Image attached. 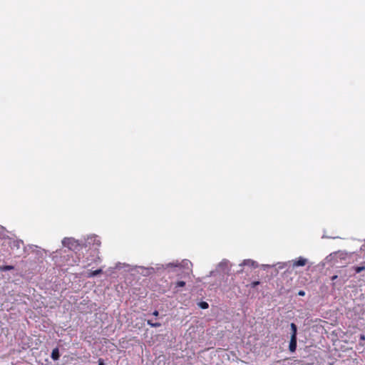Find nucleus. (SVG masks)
Here are the masks:
<instances>
[{"mask_svg": "<svg viewBox=\"0 0 365 365\" xmlns=\"http://www.w3.org/2000/svg\"><path fill=\"white\" fill-rule=\"evenodd\" d=\"M101 242L98 236H91L88 237L86 240L87 247L89 246V249L92 250V256L95 258L98 257V248L100 247Z\"/></svg>", "mask_w": 365, "mask_h": 365, "instance_id": "2", "label": "nucleus"}, {"mask_svg": "<svg viewBox=\"0 0 365 365\" xmlns=\"http://www.w3.org/2000/svg\"><path fill=\"white\" fill-rule=\"evenodd\" d=\"M254 264H255V262L252 260H250V259L244 260V262H243L244 265H252L253 266Z\"/></svg>", "mask_w": 365, "mask_h": 365, "instance_id": "11", "label": "nucleus"}, {"mask_svg": "<svg viewBox=\"0 0 365 365\" xmlns=\"http://www.w3.org/2000/svg\"><path fill=\"white\" fill-rule=\"evenodd\" d=\"M337 277H338L337 275H334V276L331 277V280L334 281V280H336L337 279Z\"/></svg>", "mask_w": 365, "mask_h": 365, "instance_id": "19", "label": "nucleus"}, {"mask_svg": "<svg viewBox=\"0 0 365 365\" xmlns=\"http://www.w3.org/2000/svg\"><path fill=\"white\" fill-rule=\"evenodd\" d=\"M59 357H60V354H59L58 349L56 348V349H53L52 353H51V358L56 361V360H58L59 359Z\"/></svg>", "mask_w": 365, "mask_h": 365, "instance_id": "6", "label": "nucleus"}, {"mask_svg": "<svg viewBox=\"0 0 365 365\" xmlns=\"http://www.w3.org/2000/svg\"><path fill=\"white\" fill-rule=\"evenodd\" d=\"M200 307L202 308V309H207L208 308V304L206 302H201L200 304H199Z\"/></svg>", "mask_w": 365, "mask_h": 365, "instance_id": "13", "label": "nucleus"}, {"mask_svg": "<svg viewBox=\"0 0 365 365\" xmlns=\"http://www.w3.org/2000/svg\"><path fill=\"white\" fill-rule=\"evenodd\" d=\"M86 262H87V264H86V267H88V266H90V265H91V262H89V259H88V258H86Z\"/></svg>", "mask_w": 365, "mask_h": 365, "instance_id": "16", "label": "nucleus"}, {"mask_svg": "<svg viewBox=\"0 0 365 365\" xmlns=\"http://www.w3.org/2000/svg\"><path fill=\"white\" fill-rule=\"evenodd\" d=\"M98 365H104V364H103V363L102 361H100Z\"/></svg>", "mask_w": 365, "mask_h": 365, "instance_id": "20", "label": "nucleus"}, {"mask_svg": "<svg viewBox=\"0 0 365 365\" xmlns=\"http://www.w3.org/2000/svg\"><path fill=\"white\" fill-rule=\"evenodd\" d=\"M153 314L154 316H155V317H158V314H159V312H158V311H156V310H155V311H154V312H153Z\"/></svg>", "mask_w": 365, "mask_h": 365, "instance_id": "17", "label": "nucleus"}, {"mask_svg": "<svg viewBox=\"0 0 365 365\" xmlns=\"http://www.w3.org/2000/svg\"><path fill=\"white\" fill-rule=\"evenodd\" d=\"M148 324H149L152 327H159L161 326V324L159 322L153 323L150 320H148Z\"/></svg>", "mask_w": 365, "mask_h": 365, "instance_id": "8", "label": "nucleus"}, {"mask_svg": "<svg viewBox=\"0 0 365 365\" xmlns=\"http://www.w3.org/2000/svg\"><path fill=\"white\" fill-rule=\"evenodd\" d=\"M298 295H299V296H304L305 295L304 291H303V290L299 291Z\"/></svg>", "mask_w": 365, "mask_h": 365, "instance_id": "15", "label": "nucleus"}, {"mask_svg": "<svg viewBox=\"0 0 365 365\" xmlns=\"http://www.w3.org/2000/svg\"><path fill=\"white\" fill-rule=\"evenodd\" d=\"M307 262V259L299 257L297 260L294 261V267H302L304 266Z\"/></svg>", "mask_w": 365, "mask_h": 365, "instance_id": "4", "label": "nucleus"}, {"mask_svg": "<svg viewBox=\"0 0 365 365\" xmlns=\"http://www.w3.org/2000/svg\"><path fill=\"white\" fill-rule=\"evenodd\" d=\"M360 340H362V341L365 340V336L364 334L360 335Z\"/></svg>", "mask_w": 365, "mask_h": 365, "instance_id": "18", "label": "nucleus"}, {"mask_svg": "<svg viewBox=\"0 0 365 365\" xmlns=\"http://www.w3.org/2000/svg\"><path fill=\"white\" fill-rule=\"evenodd\" d=\"M62 243L63 246L75 251V254L77 255V259L74 261V263L78 264L81 262V253H83V251L88 250L87 245L79 244L78 242L73 238H64Z\"/></svg>", "mask_w": 365, "mask_h": 365, "instance_id": "1", "label": "nucleus"}, {"mask_svg": "<svg viewBox=\"0 0 365 365\" xmlns=\"http://www.w3.org/2000/svg\"><path fill=\"white\" fill-rule=\"evenodd\" d=\"M291 336H297V327L294 323H291Z\"/></svg>", "mask_w": 365, "mask_h": 365, "instance_id": "7", "label": "nucleus"}, {"mask_svg": "<svg viewBox=\"0 0 365 365\" xmlns=\"http://www.w3.org/2000/svg\"><path fill=\"white\" fill-rule=\"evenodd\" d=\"M354 269L356 273H360L361 272H362L365 269V267L364 266L356 267L354 268Z\"/></svg>", "mask_w": 365, "mask_h": 365, "instance_id": "10", "label": "nucleus"}, {"mask_svg": "<svg viewBox=\"0 0 365 365\" xmlns=\"http://www.w3.org/2000/svg\"><path fill=\"white\" fill-rule=\"evenodd\" d=\"M297 337L291 336L289 345V350L292 353L294 352L297 349Z\"/></svg>", "mask_w": 365, "mask_h": 365, "instance_id": "3", "label": "nucleus"}, {"mask_svg": "<svg viewBox=\"0 0 365 365\" xmlns=\"http://www.w3.org/2000/svg\"><path fill=\"white\" fill-rule=\"evenodd\" d=\"M103 272V270L101 269H96L95 271H91L90 270L88 273H87V277H93L98 274H100Z\"/></svg>", "mask_w": 365, "mask_h": 365, "instance_id": "5", "label": "nucleus"}, {"mask_svg": "<svg viewBox=\"0 0 365 365\" xmlns=\"http://www.w3.org/2000/svg\"><path fill=\"white\" fill-rule=\"evenodd\" d=\"M258 284H259V281H254L251 283V287L252 288H255L256 286H257Z\"/></svg>", "mask_w": 365, "mask_h": 365, "instance_id": "14", "label": "nucleus"}, {"mask_svg": "<svg viewBox=\"0 0 365 365\" xmlns=\"http://www.w3.org/2000/svg\"><path fill=\"white\" fill-rule=\"evenodd\" d=\"M13 269H14V267L10 265H6V266H4V267H1V271H9V270H11Z\"/></svg>", "mask_w": 365, "mask_h": 365, "instance_id": "9", "label": "nucleus"}, {"mask_svg": "<svg viewBox=\"0 0 365 365\" xmlns=\"http://www.w3.org/2000/svg\"><path fill=\"white\" fill-rule=\"evenodd\" d=\"M185 285V282H183V281H178V282H176V284H175V288L177 287H184Z\"/></svg>", "mask_w": 365, "mask_h": 365, "instance_id": "12", "label": "nucleus"}]
</instances>
